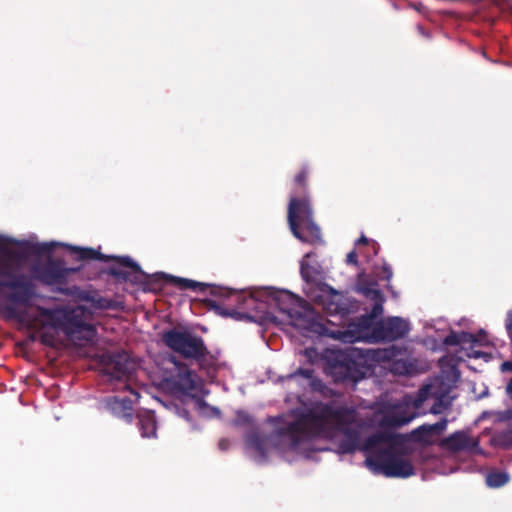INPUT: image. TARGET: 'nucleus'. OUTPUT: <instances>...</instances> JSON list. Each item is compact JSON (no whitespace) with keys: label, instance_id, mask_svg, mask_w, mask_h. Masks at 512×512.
Masks as SVG:
<instances>
[{"label":"nucleus","instance_id":"nucleus-1","mask_svg":"<svg viewBox=\"0 0 512 512\" xmlns=\"http://www.w3.org/2000/svg\"><path fill=\"white\" fill-rule=\"evenodd\" d=\"M311 258L310 254H307L301 261V274L305 281L310 285L308 287V296L319 302L329 313H339L340 307L339 302L342 298L340 293L332 289L325 284H314L319 271L317 267L309 264Z\"/></svg>","mask_w":512,"mask_h":512},{"label":"nucleus","instance_id":"nucleus-2","mask_svg":"<svg viewBox=\"0 0 512 512\" xmlns=\"http://www.w3.org/2000/svg\"><path fill=\"white\" fill-rule=\"evenodd\" d=\"M288 220L295 237L304 242H315L320 238L318 227L311 220V210L306 200L292 198L289 204Z\"/></svg>","mask_w":512,"mask_h":512},{"label":"nucleus","instance_id":"nucleus-3","mask_svg":"<svg viewBox=\"0 0 512 512\" xmlns=\"http://www.w3.org/2000/svg\"><path fill=\"white\" fill-rule=\"evenodd\" d=\"M409 330L408 323L400 318H390L381 324L379 330L373 334H362L355 337V340H369V341H383V340H394L402 337Z\"/></svg>","mask_w":512,"mask_h":512},{"label":"nucleus","instance_id":"nucleus-4","mask_svg":"<svg viewBox=\"0 0 512 512\" xmlns=\"http://www.w3.org/2000/svg\"><path fill=\"white\" fill-rule=\"evenodd\" d=\"M480 341L481 340L476 339L471 334L462 333L460 335H451L445 342L449 345H460V350L457 351L458 360H463L464 357H468L475 359L483 358L485 361H488L491 355L488 352L477 349V347L481 345L479 344Z\"/></svg>","mask_w":512,"mask_h":512},{"label":"nucleus","instance_id":"nucleus-5","mask_svg":"<svg viewBox=\"0 0 512 512\" xmlns=\"http://www.w3.org/2000/svg\"><path fill=\"white\" fill-rule=\"evenodd\" d=\"M77 312H69L64 309L42 311L39 315L40 319L32 324V328L35 330H40L41 327L62 328L67 334H70L72 333V314Z\"/></svg>","mask_w":512,"mask_h":512},{"label":"nucleus","instance_id":"nucleus-6","mask_svg":"<svg viewBox=\"0 0 512 512\" xmlns=\"http://www.w3.org/2000/svg\"><path fill=\"white\" fill-rule=\"evenodd\" d=\"M163 340L170 348L188 357L196 356L200 352L201 347L196 339L178 331L165 333Z\"/></svg>","mask_w":512,"mask_h":512},{"label":"nucleus","instance_id":"nucleus-7","mask_svg":"<svg viewBox=\"0 0 512 512\" xmlns=\"http://www.w3.org/2000/svg\"><path fill=\"white\" fill-rule=\"evenodd\" d=\"M367 466L375 473H383L388 477H409L413 474V467L407 460L402 458H393L382 467L374 465L371 458L366 460Z\"/></svg>","mask_w":512,"mask_h":512},{"label":"nucleus","instance_id":"nucleus-8","mask_svg":"<svg viewBox=\"0 0 512 512\" xmlns=\"http://www.w3.org/2000/svg\"><path fill=\"white\" fill-rule=\"evenodd\" d=\"M267 293L269 294L271 299L279 305L280 310L288 314V316L291 318V324H293L294 326H300L293 319L291 309L287 305V304H292V303L296 302L297 299H295L293 297V295H291L290 293L285 292V291H270L269 290Z\"/></svg>","mask_w":512,"mask_h":512},{"label":"nucleus","instance_id":"nucleus-9","mask_svg":"<svg viewBox=\"0 0 512 512\" xmlns=\"http://www.w3.org/2000/svg\"><path fill=\"white\" fill-rule=\"evenodd\" d=\"M130 396H124L121 398L116 397L111 403V409L117 413L122 414L123 416H129L128 413L131 410V405L133 402L138 400V393L132 390L129 391Z\"/></svg>","mask_w":512,"mask_h":512},{"label":"nucleus","instance_id":"nucleus-10","mask_svg":"<svg viewBox=\"0 0 512 512\" xmlns=\"http://www.w3.org/2000/svg\"><path fill=\"white\" fill-rule=\"evenodd\" d=\"M360 290L366 297H370L375 302L372 316L376 317L377 315L381 314L382 313L383 297L380 294V292L374 287L360 288Z\"/></svg>","mask_w":512,"mask_h":512},{"label":"nucleus","instance_id":"nucleus-11","mask_svg":"<svg viewBox=\"0 0 512 512\" xmlns=\"http://www.w3.org/2000/svg\"><path fill=\"white\" fill-rule=\"evenodd\" d=\"M140 427L143 437H151L155 435L156 424L154 415L147 413L140 418Z\"/></svg>","mask_w":512,"mask_h":512},{"label":"nucleus","instance_id":"nucleus-12","mask_svg":"<svg viewBox=\"0 0 512 512\" xmlns=\"http://www.w3.org/2000/svg\"><path fill=\"white\" fill-rule=\"evenodd\" d=\"M486 482L490 487H500L508 482V475L503 472H492L487 475Z\"/></svg>","mask_w":512,"mask_h":512},{"label":"nucleus","instance_id":"nucleus-13","mask_svg":"<svg viewBox=\"0 0 512 512\" xmlns=\"http://www.w3.org/2000/svg\"><path fill=\"white\" fill-rule=\"evenodd\" d=\"M449 446L461 449L466 445V435L464 433H456L448 440Z\"/></svg>","mask_w":512,"mask_h":512},{"label":"nucleus","instance_id":"nucleus-14","mask_svg":"<svg viewBox=\"0 0 512 512\" xmlns=\"http://www.w3.org/2000/svg\"><path fill=\"white\" fill-rule=\"evenodd\" d=\"M414 416L409 417H393L388 420V423L391 425H402L408 423Z\"/></svg>","mask_w":512,"mask_h":512},{"label":"nucleus","instance_id":"nucleus-15","mask_svg":"<svg viewBox=\"0 0 512 512\" xmlns=\"http://www.w3.org/2000/svg\"><path fill=\"white\" fill-rule=\"evenodd\" d=\"M79 253L81 258L91 259L98 257L97 252L92 249H81Z\"/></svg>","mask_w":512,"mask_h":512},{"label":"nucleus","instance_id":"nucleus-16","mask_svg":"<svg viewBox=\"0 0 512 512\" xmlns=\"http://www.w3.org/2000/svg\"><path fill=\"white\" fill-rule=\"evenodd\" d=\"M357 251H352L347 255V262L351 264H355L357 261Z\"/></svg>","mask_w":512,"mask_h":512},{"label":"nucleus","instance_id":"nucleus-17","mask_svg":"<svg viewBox=\"0 0 512 512\" xmlns=\"http://www.w3.org/2000/svg\"><path fill=\"white\" fill-rule=\"evenodd\" d=\"M383 274H384L383 278H385L386 280H389L392 276V272H391L390 268L387 266L383 267Z\"/></svg>","mask_w":512,"mask_h":512},{"label":"nucleus","instance_id":"nucleus-18","mask_svg":"<svg viewBox=\"0 0 512 512\" xmlns=\"http://www.w3.org/2000/svg\"><path fill=\"white\" fill-rule=\"evenodd\" d=\"M501 370L503 372L512 371V362H504V363H502Z\"/></svg>","mask_w":512,"mask_h":512},{"label":"nucleus","instance_id":"nucleus-19","mask_svg":"<svg viewBox=\"0 0 512 512\" xmlns=\"http://www.w3.org/2000/svg\"><path fill=\"white\" fill-rule=\"evenodd\" d=\"M368 243V239H366L365 237H362L357 243H356V250H359L360 249V246L362 244H366Z\"/></svg>","mask_w":512,"mask_h":512},{"label":"nucleus","instance_id":"nucleus-20","mask_svg":"<svg viewBox=\"0 0 512 512\" xmlns=\"http://www.w3.org/2000/svg\"><path fill=\"white\" fill-rule=\"evenodd\" d=\"M6 274V268L0 264V276ZM5 281L0 280V285L4 284Z\"/></svg>","mask_w":512,"mask_h":512},{"label":"nucleus","instance_id":"nucleus-21","mask_svg":"<svg viewBox=\"0 0 512 512\" xmlns=\"http://www.w3.org/2000/svg\"><path fill=\"white\" fill-rule=\"evenodd\" d=\"M121 261H122V263H124L127 266H131V267L134 266V264L132 262H130V260L127 258H122Z\"/></svg>","mask_w":512,"mask_h":512},{"label":"nucleus","instance_id":"nucleus-22","mask_svg":"<svg viewBox=\"0 0 512 512\" xmlns=\"http://www.w3.org/2000/svg\"><path fill=\"white\" fill-rule=\"evenodd\" d=\"M183 282H184L186 287H194L195 286V283L193 281L183 280Z\"/></svg>","mask_w":512,"mask_h":512},{"label":"nucleus","instance_id":"nucleus-23","mask_svg":"<svg viewBox=\"0 0 512 512\" xmlns=\"http://www.w3.org/2000/svg\"><path fill=\"white\" fill-rule=\"evenodd\" d=\"M507 393L510 395V397L512 398V380L510 381V383L508 384L507 386Z\"/></svg>","mask_w":512,"mask_h":512},{"label":"nucleus","instance_id":"nucleus-24","mask_svg":"<svg viewBox=\"0 0 512 512\" xmlns=\"http://www.w3.org/2000/svg\"><path fill=\"white\" fill-rule=\"evenodd\" d=\"M42 339H43L44 342L50 343L49 340L44 335H42Z\"/></svg>","mask_w":512,"mask_h":512},{"label":"nucleus","instance_id":"nucleus-25","mask_svg":"<svg viewBox=\"0 0 512 512\" xmlns=\"http://www.w3.org/2000/svg\"><path fill=\"white\" fill-rule=\"evenodd\" d=\"M372 247H373L374 253L376 254L377 253V249H376L375 243H372Z\"/></svg>","mask_w":512,"mask_h":512}]
</instances>
